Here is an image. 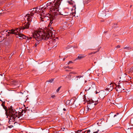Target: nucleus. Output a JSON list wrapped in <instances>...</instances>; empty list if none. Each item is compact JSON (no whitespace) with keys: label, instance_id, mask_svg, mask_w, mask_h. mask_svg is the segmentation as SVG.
<instances>
[{"label":"nucleus","instance_id":"nucleus-1","mask_svg":"<svg viewBox=\"0 0 133 133\" xmlns=\"http://www.w3.org/2000/svg\"><path fill=\"white\" fill-rule=\"evenodd\" d=\"M63 0H54V1H51V0L49 1V2L46 3H45L41 6V7L39 8L40 12H41L42 14L41 18L43 19L46 16H48L50 15L44 13V9L49 8L51 11H53L51 14H50V21L48 27L49 29V33L52 35L54 30H53L54 27L57 25V23H56V19L59 17V14H58L57 11L59 10V8L61 1ZM39 12V11H38Z\"/></svg>","mask_w":133,"mask_h":133},{"label":"nucleus","instance_id":"nucleus-2","mask_svg":"<svg viewBox=\"0 0 133 133\" xmlns=\"http://www.w3.org/2000/svg\"><path fill=\"white\" fill-rule=\"evenodd\" d=\"M33 37L36 40V42L34 44L35 48H37L39 46L40 41L42 40H47L49 38L50 35L49 33L44 32H35L33 34Z\"/></svg>","mask_w":133,"mask_h":133},{"label":"nucleus","instance_id":"nucleus-3","mask_svg":"<svg viewBox=\"0 0 133 133\" xmlns=\"http://www.w3.org/2000/svg\"><path fill=\"white\" fill-rule=\"evenodd\" d=\"M86 91L95 93L96 94H97V92H98L97 91L96 87L95 84L93 83L90 82L86 86Z\"/></svg>","mask_w":133,"mask_h":133},{"label":"nucleus","instance_id":"nucleus-4","mask_svg":"<svg viewBox=\"0 0 133 133\" xmlns=\"http://www.w3.org/2000/svg\"><path fill=\"white\" fill-rule=\"evenodd\" d=\"M37 11L35 10H31V11L29 12L24 18V19H26L27 20L30 21H32V19L34 18L33 15L35 13H36Z\"/></svg>","mask_w":133,"mask_h":133},{"label":"nucleus","instance_id":"nucleus-5","mask_svg":"<svg viewBox=\"0 0 133 133\" xmlns=\"http://www.w3.org/2000/svg\"><path fill=\"white\" fill-rule=\"evenodd\" d=\"M120 82V81L118 83L117 85L116 84L115 87L116 90L118 93L123 92L125 89L123 83Z\"/></svg>","mask_w":133,"mask_h":133},{"label":"nucleus","instance_id":"nucleus-6","mask_svg":"<svg viewBox=\"0 0 133 133\" xmlns=\"http://www.w3.org/2000/svg\"><path fill=\"white\" fill-rule=\"evenodd\" d=\"M9 113L11 116V120L12 119V121H15V119L17 117L16 111L14 109H11L10 110Z\"/></svg>","mask_w":133,"mask_h":133},{"label":"nucleus","instance_id":"nucleus-7","mask_svg":"<svg viewBox=\"0 0 133 133\" xmlns=\"http://www.w3.org/2000/svg\"><path fill=\"white\" fill-rule=\"evenodd\" d=\"M1 35L0 36V37L3 38V39L4 38H6V36H9L10 34V30H3L1 32Z\"/></svg>","mask_w":133,"mask_h":133},{"label":"nucleus","instance_id":"nucleus-8","mask_svg":"<svg viewBox=\"0 0 133 133\" xmlns=\"http://www.w3.org/2000/svg\"><path fill=\"white\" fill-rule=\"evenodd\" d=\"M17 37L18 38L20 39H25L27 40L26 42H29V40L31 39V38H29L28 37H26L25 35L22 34H18Z\"/></svg>","mask_w":133,"mask_h":133},{"label":"nucleus","instance_id":"nucleus-9","mask_svg":"<svg viewBox=\"0 0 133 133\" xmlns=\"http://www.w3.org/2000/svg\"><path fill=\"white\" fill-rule=\"evenodd\" d=\"M116 84L115 83H110L108 85L105 90L108 91H111L114 88H115Z\"/></svg>","mask_w":133,"mask_h":133},{"label":"nucleus","instance_id":"nucleus-10","mask_svg":"<svg viewBox=\"0 0 133 133\" xmlns=\"http://www.w3.org/2000/svg\"><path fill=\"white\" fill-rule=\"evenodd\" d=\"M97 93H99V96L101 99H103L105 96L108 94V93H106V91L101 90V91L98 92Z\"/></svg>","mask_w":133,"mask_h":133},{"label":"nucleus","instance_id":"nucleus-11","mask_svg":"<svg viewBox=\"0 0 133 133\" xmlns=\"http://www.w3.org/2000/svg\"><path fill=\"white\" fill-rule=\"evenodd\" d=\"M27 21L28 22L27 23L25 24L22 27V30H23V31H24L25 29H30L29 27L30 24V22H31L28 20Z\"/></svg>","mask_w":133,"mask_h":133},{"label":"nucleus","instance_id":"nucleus-12","mask_svg":"<svg viewBox=\"0 0 133 133\" xmlns=\"http://www.w3.org/2000/svg\"><path fill=\"white\" fill-rule=\"evenodd\" d=\"M10 31L11 34H13L16 35H17L18 32L16 28L15 29H11Z\"/></svg>","mask_w":133,"mask_h":133},{"label":"nucleus","instance_id":"nucleus-13","mask_svg":"<svg viewBox=\"0 0 133 133\" xmlns=\"http://www.w3.org/2000/svg\"><path fill=\"white\" fill-rule=\"evenodd\" d=\"M85 55H79L77 57V58L76 59V60L78 59H81L85 57Z\"/></svg>","mask_w":133,"mask_h":133},{"label":"nucleus","instance_id":"nucleus-14","mask_svg":"<svg viewBox=\"0 0 133 133\" xmlns=\"http://www.w3.org/2000/svg\"><path fill=\"white\" fill-rule=\"evenodd\" d=\"M99 131V129H97V131L96 128H94L91 130V131L93 133H97Z\"/></svg>","mask_w":133,"mask_h":133},{"label":"nucleus","instance_id":"nucleus-15","mask_svg":"<svg viewBox=\"0 0 133 133\" xmlns=\"http://www.w3.org/2000/svg\"><path fill=\"white\" fill-rule=\"evenodd\" d=\"M16 29L17 30L18 34H19V32L21 33V32H22L23 31V30L22 29V27H21L19 28H16Z\"/></svg>","mask_w":133,"mask_h":133},{"label":"nucleus","instance_id":"nucleus-16","mask_svg":"<svg viewBox=\"0 0 133 133\" xmlns=\"http://www.w3.org/2000/svg\"><path fill=\"white\" fill-rule=\"evenodd\" d=\"M127 75V74L124 73H123L121 75V77H120V78H122V79L126 77Z\"/></svg>","mask_w":133,"mask_h":133},{"label":"nucleus","instance_id":"nucleus-17","mask_svg":"<svg viewBox=\"0 0 133 133\" xmlns=\"http://www.w3.org/2000/svg\"><path fill=\"white\" fill-rule=\"evenodd\" d=\"M101 16L102 17H104V16H105L106 14L105 13V11H103L102 13H101Z\"/></svg>","mask_w":133,"mask_h":133},{"label":"nucleus","instance_id":"nucleus-18","mask_svg":"<svg viewBox=\"0 0 133 133\" xmlns=\"http://www.w3.org/2000/svg\"><path fill=\"white\" fill-rule=\"evenodd\" d=\"M84 109L83 108H82V109L80 111V114H83L84 113Z\"/></svg>","mask_w":133,"mask_h":133},{"label":"nucleus","instance_id":"nucleus-19","mask_svg":"<svg viewBox=\"0 0 133 133\" xmlns=\"http://www.w3.org/2000/svg\"><path fill=\"white\" fill-rule=\"evenodd\" d=\"M73 79L75 81H78V77L77 76H74L73 77Z\"/></svg>","mask_w":133,"mask_h":133},{"label":"nucleus","instance_id":"nucleus-20","mask_svg":"<svg viewBox=\"0 0 133 133\" xmlns=\"http://www.w3.org/2000/svg\"><path fill=\"white\" fill-rule=\"evenodd\" d=\"M97 102V101H96V102ZM89 104H92V105L93 104L95 105H96L97 104V103H96V102H95V103H94V102H92H92H89Z\"/></svg>","mask_w":133,"mask_h":133},{"label":"nucleus","instance_id":"nucleus-21","mask_svg":"<svg viewBox=\"0 0 133 133\" xmlns=\"http://www.w3.org/2000/svg\"><path fill=\"white\" fill-rule=\"evenodd\" d=\"M83 75H79L77 76L78 77V80H79L81 78L83 77Z\"/></svg>","mask_w":133,"mask_h":133},{"label":"nucleus","instance_id":"nucleus-22","mask_svg":"<svg viewBox=\"0 0 133 133\" xmlns=\"http://www.w3.org/2000/svg\"><path fill=\"white\" fill-rule=\"evenodd\" d=\"M70 103V101L69 100H68L66 101V105H68Z\"/></svg>","mask_w":133,"mask_h":133},{"label":"nucleus","instance_id":"nucleus-23","mask_svg":"<svg viewBox=\"0 0 133 133\" xmlns=\"http://www.w3.org/2000/svg\"><path fill=\"white\" fill-rule=\"evenodd\" d=\"M54 79L53 78L51 79H50L48 81V82L50 83H51L53 82V81H54Z\"/></svg>","mask_w":133,"mask_h":133},{"label":"nucleus","instance_id":"nucleus-24","mask_svg":"<svg viewBox=\"0 0 133 133\" xmlns=\"http://www.w3.org/2000/svg\"><path fill=\"white\" fill-rule=\"evenodd\" d=\"M61 86H60L59 87L58 89H57L56 91V92H58L59 90H60V89H61Z\"/></svg>","mask_w":133,"mask_h":133},{"label":"nucleus","instance_id":"nucleus-25","mask_svg":"<svg viewBox=\"0 0 133 133\" xmlns=\"http://www.w3.org/2000/svg\"><path fill=\"white\" fill-rule=\"evenodd\" d=\"M3 109L5 110V111H6V112H7L6 107L5 106L3 107Z\"/></svg>","mask_w":133,"mask_h":133},{"label":"nucleus","instance_id":"nucleus-26","mask_svg":"<svg viewBox=\"0 0 133 133\" xmlns=\"http://www.w3.org/2000/svg\"><path fill=\"white\" fill-rule=\"evenodd\" d=\"M86 129H83V131L82 133H86L87 131L85 130Z\"/></svg>","mask_w":133,"mask_h":133},{"label":"nucleus","instance_id":"nucleus-27","mask_svg":"<svg viewBox=\"0 0 133 133\" xmlns=\"http://www.w3.org/2000/svg\"><path fill=\"white\" fill-rule=\"evenodd\" d=\"M130 72L133 71V67H132V68H131L130 69Z\"/></svg>","mask_w":133,"mask_h":133},{"label":"nucleus","instance_id":"nucleus-28","mask_svg":"<svg viewBox=\"0 0 133 133\" xmlns=\"http://www.w3.org/2000/svg\"><path fill=\"white\" fill-rule=\"evenodd\" d=\"M124 49H126L128 50H129L130 49V48L128 47H126L124 48Z\"/></svg>","mask_w":133,"mask_h":133},{"label":"nucleus","instance_id":"nucleus-29","mask_svg":"<svg viewBox=\"0 0 133 133\" xmlns=\"http://www.w3.org/2000/svg\"><path fill=\"white\" fill-rule=\"evenodd\" d=\"M91 131L90 130H87V133H90V132Z\"/></svg>","mask_w":133,"mask_h":133},{"label":"nucleus","instance_id":"nucleus-30","mask_svg":"<svg viewBox=\"0 0 133 133\" xmlns=\"http://www.w3.org/2000/svg\"><path fill=\"white\" fill-rule=\"evenodd\" d=\"M55 97V95H52L51 96V97L53 98H54Z\"/></svg>","mask_w":133,"mask_h":133},{"label":"nucleus","instance_id":"nucleus-31","mask_svg":"<svg viewBox=\"0 0 133 133\" xmlns=\"http://www.w3.org/2000/svg\"><path fill=\"white\" fill-rule=\"evenodd\" d=\"M5 102H3L1 104V105L3 107L5 106Z\"/></svg>","mask_w":133,"mask_h":133},{"label":"nucleus","instance_id":"nucleus-32","mask_svg":"<svg viewBox=\"0 0 133 133\" xmlns=\"http://www.w3.org/2000/svg\"><path fill=\"white\" fill-rule=\"evenodd\" d=\"M32 10H35L36 11H37V9H36V8H33L32 9Z\"/></svg>","mask_w":133,"mask_h":133},{"label":"nucleus","instance_id":"nucleus-33","mask_svg":"<svg viewBox=\"0 0 133 133\" xmlns=\"http://www.w3.org/2000/svg\"><path fill=\"white\" fill-rule=\"evenodd\" d=\"M116 48H120V46L119 45H117V46H116Z\"/></svg>","mask_w":133,"mask_h":133},{"label":"nucleus","instance_id":"nucleus-34","mask_svg":"<svg viewBox=\"0 0 133 133\" xmlns=\"http://www.w3.org/2000/svg\"><path fill=\"white\" fill-rule=\"evenodd\" d=\"M78 131H79V132L82 133L83 131V129L81 130H78Z\"/></svg>","mask_w":133,"mask_h":133},{"label":"nucleus","instance_id":"nucleus-35","mask_svg":"<svg viewBox=\"0 0 133 133\" xmlns=\"http://www.w3.org/2000/svg\"><path fill=\"white\" fill-rule=\"evenodd\" d=\"M119 114L118 113H117L114 116V117H115L117 116V115H118Z\"/></svg>","mask_w":133,"mask_h":133},{"label":"nucleus","instance_id":"nucleus-36","mask_svg":"<svg viewBox=\"0 0 133 133\" xmlns=\"http://www.w3.org/2000/svg\"><path fill=\"white\" fill-rule=\"evenodd\" d=\"M72 63V61H69L68 63V64H70L71 63Z\"/></svg>","mask_w":133,"mask_h":133},{"label":"nucleus","instance_id":"nucleus-37","mask_svg":"<svg viewBox=\"0 0 133 133\" xmlns=\"http://www.w3.org/2000/svg\"><path fill=\"white\" fill-rule=\"evenodd\" d=\"M41 104H44L43 101H42L41 102Z\"/></svg>","mask_w":133,"mask_h":133},{"label":"nucleus","instance_id":"nucleus-38","mask_svg":"<svg viewBox=\"0 0 133 133\" xmlns=\"http://www.w3.org/2000/svg\"><path fill=\"white\" fill-rule=\"evenodd\" d=\"M88 105H87V108H88V110H87V112L89 110V108L88 107Z\"/></svg>","mask_w":133,"mask_h":133},{"label":"nucleus","instance_id":"nucleus-39","mask_svg":"<svg viewBox=\"0 0 133 133\" xmlns=\"http://www.w3.org/2000/svg\"><path fill=\"white\" fill-rule=\"evenodd\" d=\"M63 110L64 111H65L66 110V109L65 108H63Z\"/></svg>","mask_w":133,"mask_h":133},{"label":"nucleus","instance_id":"nucleus-40","mask_svg":"<svg viewBox=\"0 0 133 133\" xmlns=\"http://www.w3.org/2000/svg\"><path fill=\"white\" fill-rule=\"evenodd\" d=\"M76 133H82L81 132H79V131H78V130L76 132Z\"/></svg>","mask_w":133,"mask_h":133},{"label":"nucleus","instance_id":"nucleus-41","mask_svg":"<svg viewBox=\"0 0 133 133\" xmlns=\"http://www.w3.org/2000/svg\"><path fill=\"white\" fill-rule=\"evenodd\" d=\"M65 58H64L63 59V61H64L65 60Z\"/></svg>","mask_w":133,"mask_h":133},{"label":"nucleus","instance_id":"nucleus-42","mask_svg":"<svg viewBox=\"0 0 133 133\" xmlns=\"http://www.w3.org/2000/svg\"><path fill=\"white\" fill-rule=\"evenodd\" d=\"M74 7H75V9L76 8L75 5V6H73V8H74Z\"/></svg>","mask_w":133,"mask_h":133},{"label":"nucleus","instance_id":"nucleus-43","mask_svg":"<svg viewBox=\"0 0 133 133\" xmlns=\"http://www.w3.org/2000/svg\"><path fill=\"white\" fill-rule=\"evenodd\" d=\"M58 131H57L55 133H58Z\"/></svg>","mask_w":133,"mask_h":133},{"label":"nucleus","instance_id":"nucleus-44","mask_svg":"<svg viewBox=\"0 0 133 133\" xmlns=\"http://www.w3.org/2000/svg\"><path fill=\"white\" fill-rule=\"evenodd\" d=\"M72 73H73V74H76V73H75V72Z\"/></svg>","mask_w":133,"mask_h":133},{"label":"nucleus","instance_id":"nucleus-45","mask_svg":"<svg viewBox=\"0 0 133 133\" xmlns=\"http://www.w3.org/2000/svg\"><path fill=\"white\" fill-rule=\"evenodd\" d=\"M1 13L2 12H1V11H0V14H1Z\"/></svg>","mask_w":133,"mask_h":133},{"label":"nucleus","instance_id":"nucleus-46","mask_svg":"<svg viewBox=\"0 0 133 133\" xmlns=\"http://www.w3.org/2000/svg\"><path fill=\"white\" fill-rule=\"evenodd\" d=\"M97 52H94V54H95V53H96Z\"/></svg>","mask_w":133,"mask_h":133},{"label":"nucleus","instance_id":"nucleus-47","mask_svg":"<svg viewBox=\"0 0 133 133\" xmlns=\"http://www.w3.org/2000/svg\"><path fill=\"white\" fill-rule=\"evenodd\" d=\"M85 82H87V81L85 80Z\"/></svg>","mask_w":133,"mask_h":133},{"label":"nucleus","instance_id":"nucleus-48","mask_svg":"<svg viewBox=\"0 0 133 133\" xmlns=\"http://www.w3.org/2000/svg\"><path fill=\"white\" fill-rule=\"evenodd\" d=\"M97 92H99V91H99V90H97Z\"/></svg>","mask_w":133,"mask_h":133},{"label":"nucleus","instance_id":"nucleus-49","mask_svg":"<svg viewBox=\"0 0 133 133\" xmlns=\"http://www.w3.org/2000/svg\"><path fill=\"white\" fill-rule=\"evenodd\" d=\"M101 22H103V20H101Z\"/></svg>","mask_w":133,"mask_h":133},{"label":"nucleus","instance_id":"nucleus-50","mask_svg":"<svg viewBox=\"0 0 133 133\" xmlns=\"http://www.w3.org/2000/svg\"><path fill=\"white\" fill-rule=\"evenodd\" d=\"M0 75H1V76H2V75L1 74Z\"/></svg>","mask_w":133,"mask_h":133},{"label":"nucleus","instance_id":"nucleus-51","mask_svg":"<svg viewBox=\"0 0 133 133\" xmlns=\"http://www.w3.org/2000/svg\"><path fill=\"white\" fill-rule=\"evenodd\" d=\"M121 107H122V106H120V107L121 108Z\"/></svg>","mask_w":133,"mask_h":133}]
</instances>
